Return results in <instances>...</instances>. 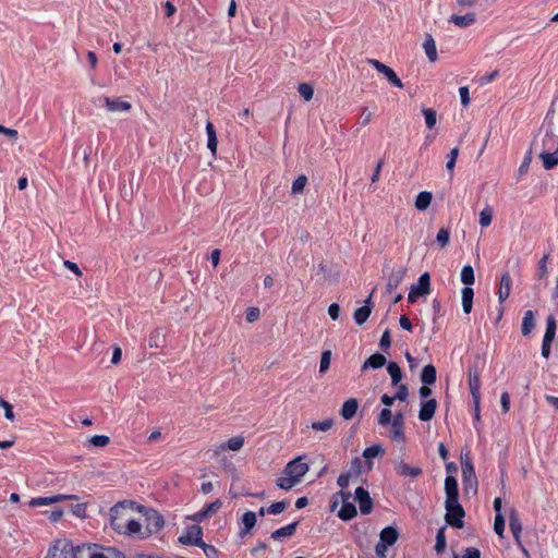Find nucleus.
<instances>
[{"instance_id": "obj_1", "label": "nucleus", "mask_w": 558, "mask_h": 558, "mask_svg": "<svg viewBox=\"0 0 558 558\" xmlns=\"http://www.w3.org/2000/svg\"><path fill=\"white\" fill-rule=\"evenodd\" d=\"M128 514L129 511L122 502L113 506L110 509L111 527L121 534L140 536L142 538L145 537L146 535L142 533V524L138 521L129 518Z\"/></svg>"}, {"instance_id": "obj_2", "label": "nucleus", "mask_w": 558, "mask_h": 558, "mask_svg": "<svg viewBox=\"0 0 558 558\" xmlns=\"http://www.w3.org/2000/svg\"><path fill=\"white\" fill-rule=\"evenodd\" d=\"M308 472V464L301 457L291 460L283 469L282 475L276 481V485L284 490L291 489Z\"/></svg>"}, {"instance_id": "obj_3", "label": "nucleus", "mask_w": 558, "mask_h": 558, "mask_svg": "<svg viewBox=\"0 0 558 558\" xmlns=\"http://www.w3.org/2000/svg\"><path fill=\"white\" fill-rule=\"evenodd\" d=\"M60 542H57L53 546H51L48 550V555L46 558H83L84 557V548L80 546H74L70 542L62 543V547L59 548Z\"/></svg>"}, {"instance_id": "obj_4", "label": "nucleus", "mask_w": 558, "mask_h": 558, "mask_svg": "<svg viewBox=\"0 0 558 558\" xmlns=\"http://www.w3.org/2000/svg\"><path fill=\"white\" fill-rule=\"evenodd\" d=\"M445 509H446V522L456 529L463 527V518L465 515V511L461 504L458 501H449L445 502Z\"/></svg>"}, {"instance_id": "obj_5", "label": "nucleus", "mask_w": 558, "mask_h": 558, "mask_svg": "<svg viewBox=\"0 0 558 558\" xmlns=\"http://www.w3.org/2000/svg\"><path fill=\"white\" fill-rule=\"evenodd\" d=\"M430 292V277L428 272L420 276L417 282L410 288L408 294V302L414 303L420 296L426 295Z\"/></svg>"}, {"instance_id": "obj_6", "label": "nucleus", "mask_w": 558, "mask_h": 558, "mask_svg": "<svg viewBox=\"0 0 558 558\" xmlns=\"http://www.w3.org/2000/svg\"><path fill=\"white\" fill-rule=\"evenodd\" d=\"M368 63L375 70H377L379 73L384 74L385 77L388 80V82L392 86L398 87V88H402L403 87V83L401 82V80L398 77V75L396 74V72L391 68H389L388 65L384 64L383 62H380V61H378L376 59H369Z\"/></svg>"}, {"instance_id": "obj_7", "label": "nucleus", "mask_w": 558, "mask_h": 558, "mask_svg": "<svg viewBox=\"0 0 558 558\" xmlns=\"http://www.w3.org/2000/svg\"><path fill=\"white\" fill-rule=\"evenodd\" d=\"M179 541L184 545H193L197 547L204 545L202 527L199 525H192L187 527L186 533L181 535Z\"/></svg>"}, {"instance_id": "obj_8", "label": "nucleus", "mask_w": 558, "mask_h": 558, "mask_svg": "<svg viewBox=\"0 0 558 558\" xmlns=\"http://www.w3.org/2000/svg\"><path fill=\"white\" fill-rule=\"evenodd\" d=\"M461 466L464 489L468 490L470 488H474L476 490L477 477L472 462L469 459L462 460Z\"/></svg>"}, {"instance_id": "obj_9", "label": "nucleus", "mask_w": 558, "mask_h": 558, "mask_svg": "<svg viewBox=\"0 0 558 558\" xmlns=\"http://www.w3.org/2000/svg\"><path fill=\"white\" fill-rule=\"evenodd\" d=\"M339 494L342 497L343 504H342L341 509L338 512V517L343 521H349V520L353 519L354 517H356V514H357L356 507L352 502L348 501L351 498L350 492L340 490Z\"/></svg>"}, {"instance_id": "obj_10", "label": "nucleus", "mask_w": 558, "mask_h": 558, "mask_svg": "<svg viewBox=\"0 0 558 558\" xmlns=\"http://www.w3.org/2000/svg\"><path fill=\"white\" fill-rule=\"evenodd\" d=\"M77 499L75 495L57 494L48 497H36L29 501L32 507L48 506L60 501Z\"/></svg>"}, {"instance_id": "obj_11", "label": "nucleus", "mask_w": 558, "mask_h": 558, "mask_svg": "<svg viewBox=\"0 0 558 558\" xmlns=\"http://www.w3.org/2000/svg\"><path fill=\"white\" fill-rule=\"evenodd\" d=\"M396 473L401 477L416 478L423 474L421 466H412L403 460L395 462Z\"/></svg>"}, {"instance_id": "obj_12", "label": "nucleus", "mask_w": 558, "mask_h": 558, "mask_svg": "<svg viewBox=\"0 0 558 558\" xmlns=\"http://www.w3.org/2000/svg\"><path fill=\"white\" fill-rule=\"evenodd\" d=\"M509 527L517 546H521L522 523L519 513L514 508L509 510Z\"/></svg>"}, {"instance_id": "obj_13", "label": "nucleus", "mask_w": 558, "mask_h": 558, "mask_svg": "<svg viewBox=\"0 0 558 558\" xmlns=\"http://www.w3.org/2000/svg\"><path fill=\"white\" fill-rule=\"evenodd\" d=\"M355 499L359 502L360 511L363 514H368L373 510V500L369 496V493L364 489L362 486L355 489Z\"/></svg>"}, {"instance_id": "obj_14", "label": "nucleus", "mask_w": 558, "mask_h": 558, "mask_svg": "<svg viewBox=\"0 0 558 558\" xmlns=\"http://www.w3.org/2000/svg\"><path fill=\"white\" fill-rule=\"evenodd\" d=\"M100 100L104 101L107 110L110 112H126L132 109L131 102L120 98L102 97Z\"/></svg>"}, {"instance_id": "obj_15", "label": "nucleus", "mask_w": 558, "mask_h": 558, "mask_svg": "<svg viewBox=\"0 0 558 558\" xmlns=\"http://www.w3.org/2000/svg\"><path fill=\"white\" fill-rule=\"evenodd\" d=\"M243 436L231 437L228 441L221 442L220 445L216 446L214 452L216 456H218L220 452L226 450L239 451L243 447Z\"/></svg>"}, {"instance_id": "obj_16", "label": "nucleus", "mask_w": 558, "mask_h": 558, "mask_svg": "<svg viewBox=\"0 0 558 558\" xmlns=\"http://www.w3.org/2000/svg\"><path fill=\"white\" fill-rule=\"evenodd\" d=\"M445 493H446V501H458L459 500V489H458V481L452 475H447L445 480Z\"/></svg>"}, {"instance_id": "obj_17", "label": "nucleus", "mask_w": 558, "mask_h": 558, "mask_svg": "<svg viewBox=\"0 0 558 558\" xmlns=\"http://www.w3.org/2000/svg\"><path fill=\"white\" fill-rule=\"evenodd\" d=\"M437 401L435 399H429L421 403V409L418 412V418L423 422L430 421L436 412Z\"/></svg>"}, {"instance_id": "obj_18", "label": "nucleus", "mask_w": 558, "mask_h": 558, "mask_svg": "<svg viewBox=\"0 0 558 558\" xmlns=\"http://www.w3.org/2000/svg\"><path fill=\"white\" fill-rule=\"evenodd\" d=\"M512 287V279L509 272L502 274L500 278V286L498 290V301L502 304L510 295Z\"/></svg>"}, {"instance_id": "obj_19", "label": "nucleus", "mask_w": 558, "mask_h": 558, "mask_svg": "<svg viewBox=\"0 0 558 558\" xmlns=\"http://www.w3.org/2000/svg\"><path fill=\"white\" fill-rule=\"evenodd\" d=\"M387 363L385 355L380 353L372 354L368 359H366L361 367L362 372H365L369 368L378 369L383 367Z\"/></svg>"}, {"instance_id": "obj_20", "label": "nucleus", "mask_w": 558, "mask_h": 558, "mask_svg": "<svg viewBox=\"0 0 558 558\" xmlns=\"http://www.w3.org/2000/svg\"><path fill=\"white\" fill-rule=\"evenodd\" d=\"M359 409V401L355 398H350L344 401V403L341 407L340 415L343 417V420H351L355 416Z\"/></svg>"}, {"instance_id": "obj_21", "label": "nucleus", "mask_w": 558, "mask_h": 558, "mask_svg": "<svg viewBox=\"0 0 558 558\" xmlns=\"http://www.w3.org/2000/svg\"><path fill=\"white\" fill-rule=\"evenodd\" d=\"M449 21L458 27H469L476 22V14L474 12L464 15L452 14Z\"/></svg>"}, {"instance_id": "obj_22", "label": "nucleus", "mask_w": 558, "mask_h": 558, "mask_svg": "<svg viewBox=\"0 0 558 558\" xmlns=\"http://www.w3.org/2000/svg\"><path fill=\"white\" fill-rule=\"evenodd\" d=\"M399 533L393 526H386L380 532V539L378 543L391 546L398 541Z\"/></svg>"}, {"instance_id": "obj_23", "label": "nucleus", "mask_w": 558, "mask_h": 558, "mask_svg": "<svg viewBox=\"0 0 558 558\" xmlns=\"http://www.w3.org/2000/svg\"><path fill=\"white\" fill-rule=\"evenodd\" d=\"M206 133H207V148L215 156L218 147V138L216 134V129L213 122L207 121L206 123Z\"/></svg>"}, {"instance_id": "obj_24", "label": "nucleus", "mask_w": 558, "mask_h": 558, "mask_svg": "<svg viewBox=\"0 0 558 558\" xmlns=\"http://www.w3.org/2000/svg\"><path fill=\"white\" fill-rule=\"evenodd\" d=\"M298 524H299V522L295 521V522H292L290 524H287L278 530L274 531L271 533V538L279 541L283 537L292 536L296 531Z\"/></svg>"}, {"instance_id": "obj_25", "label": "nucleus", "mask_w": 558, "mask_h": 558, "mask_svg": "<svg viewBox=\"0 0 558 558\" xmlns=\"http://www.w3.org/2000/svg\"><path fill=\"white\" fill-rule=\"evenodd\" d=\"M539 158L546 170H551L558 166V151H541Z\"/></svg>"}, {"instance_id": "obj_26", "label": "nucleus", "mask_w": 558, "mask_h": 558, "mask_svg": "<svg viewBox=\"0 0 558 558\" xmlns=\"http://www.w3.org/2000/svg\"><path fill=\"white\" fill-rule=\"evenodd\" d=\"M423 48L425 50V53L430 62L437 61V48L436 43L432 35L427 34L423 44Z\"/></svg>"}, {"instance_id": "obj_27", "label": "nucleus", "mask_w": 558, "mask_h": 558, "mask_svg": "<svg viewBox=\"0 0 558 558\" xmlns=\"http://www.w3.org/2000/svg\"><path fill=\"white\" fill-rule=\"evenodd\" d=\"M462 308L465 314H470L473 308L474 290L471 287H464L461 291Z\"/></svg>"}, {"instance_id": "obj_28", "label": "nucleus", "mask_w": 558, "mask_h": 558, "mask_svg": "<svg viewBox=\"0 0 558 558\" xmlns=\"http://www.w3.org/2000/svg\"><path fill=\"white\" fill-rule=\"evenodd\" d=\"M437 378V371L434 365L428 364L425 365L421 373V380L424 385H433L435 384Z\"/></svg>"}, {"instance_id": "obj_29", "label": "nucleus", "mask_w": 558, "mask_h": 558, "mask_svg": "<svg viewBox=\"0 0 558 558\" xmlns=\"http://www.w3.org/2000/svg\"><path fill=\"white\" fill-rule=\"evenodd\" d=\"M535 327V318L533 311L529 310L524 313L522 319L521 331L523 336H529Z\"/></svg>"}, {"instance_id": "obj_30", "label": "nucleus", "mask_w": 558, "mask_h": 558, "mask_svg": "<svg viewBox=\"0 0 558 558\" xmlns=\"http://www.w3.org/2000/svg\"><path fill=\"white\" fill-rule=\"evenodd\" d=\"M542 151H558V136L554 133H546L543 137Z\"/></svg>"}, {"instance_id": "obj_31", "label": "nucleus", "mask_w": 558, "mask_h": 558, "mask_svg": "<svg viewBox=\"0 0 558 558\" xmlns=\"http://www.w3.org/2000/svg\"><path fill=\"white\" fill-rule=\"evenodd\" d=\"M433 199V195L430 192L423 191L418 193L415 199V207L418 210H425L429 207Z\"/></svg>"}, {"instance_id": "obj_32", "label": "nucleus", "mask_w": 558, "mask_h": 558, "mask_svg": "<svg viewBox=\"0 0 558 558\" xmlns=\"http://www.w3.org/2000/svg\"><path fill=\"white\" fill-rule=\"evenodd\" d=\"M556 319L553 315L548 316L546 319V330L543 338V341L545 342H553L555 335H556Z\"/></svg>"}, {"instance_id": "obj_33", "label": "nucleus", "mask_w": 558, "mask_h": 558, "mask_svg": "<svg viewBox=\"0 0 558 558\" xmlns=\"http://www.w3.org/2000/svg\"><path fill=\"white\" fill-rule=\"evenodd\" d=\"M387 372L391 377V384L393 386L399 385L402 379V372L400 366L396 362H389L387 364Z\"/></svg>"}, {"instance_id": "obj_34", "label": "nucleus", "mask_w": 558, "mask_h": 558, "mask_svg": "<svg viewBox=\"0 0 558 558\" xmlns=\"http://www.w3.org/2000/svg\"><path fill=\"white\" fill-rule=\"evenodd\" d=\"M460 279L461 282L464 283L466 287H471L472 284H474L475 276L474 269L471 265H464L462 267Z\"/></svg>"}, {"instance_id": "obj_35", "label": "nucleus", "mask_w": 558, "mask_h": 558, "mask_svg": "<svg viewBox=\"0 0 558 558\" xmlns=\"http://www.w3.org/2000/svg\"><path fill=\"white\" fill-rule=\"evenodd\" d=\"M163 519L161 515L154 513L147 518L148 534L158 532L163 526Z\"/></svg>"}, {"instance_id": "obj_36", "label": "nucleus", "mask_w": 558, "mask_h": 558, "mask_svg": "<svg viewBox=\"0 0 558 558\" xmlns=\"http://www.w3.org/2000/svg\"><path fill=\"white\" fill-rule=\"evenodd\" d=\"M371 313L372 310L367 304L356 308L353 315L355 323L363 325L368 319Z\"/></svg>"}, {"instance_id": "obj_37", "label": "nucleus", "mask_w": 558, "mask_h": 558, "mask_svg": "<svg viewBox=\"0 0 558 558\" xmlns=\"http://www.w3.org/2000/svg\"><path fill=\"white\" fill-rule=\"evenodd\" d=\"M243 533L247 534L256 524V514L253 511H246L242 515Z\"/></svg>"}, {"instance_id": "obj_38", "label": "nucleus", "mask_w": 558, "mask_h": 558, "mask_svg": "<svg viewBox=\"0 0 558 558\" xmlns=\"http://www.w3.org/2000/svg\"><path fill=\"white\" fill-rule=\"evenodd\" d=\"M362 472H363V461L356 457L351 461L350 469L347 471V473L352 478H357L362 474Z\"/></svg>"}, {"instance_id": "obj_39", "label": "nucleus", "mask_w": 558, "mask_h": 558, "mask_svg": "<svg viewBox=\"0 0 558 558\" xmlns=\"http://www.w3.org/2000/svg\"><path fill=\"white\" fill-rule=\"evenodd\" d=\"M493 219V209L487 206L480 213V226L482 228H487L490 226Z\"/></svg>"}, {"instance_id": "obj_40", "label": "nucleus", "mask_w": 558, "mask_h": 558, "mask_svg": "<svg viewBox=\"0 0 558 558\" xmlns=\"http://www.w3.org/2000/svg\"><path fill=\"white\" fill-rule=\"evenodd\" d=\"M298 92L305 101H310L314 96V88L307 83L299 84Z\"/></svg>"}, {"instance_id": "obj_41", "label": "nucleus", "mask_w": 558, "mask_h": 558, "mask_svg": "<svg viewBox=\"0 0 558 558\" xmlns=\"http://www.w3.org/2000/svg\"><path fill=\"white\" fill-rule=\"evenodd\" d=\"M459 156V148L458 147H454L450 150V153L448 154L447 158V163H446V169L448 170V172L450 173V177H452L453 174V170H454V166H456V161H457V158Z\"/></svg>"}, {"instance_id": "obj_42", "label": "nucleus", "mask_w": 558, "mask_h": 558, "mask_svg": "<svg viewBox=\"0 0 558 558\" xmlns=\"http://www.w3.org/2000/svg\"><path fill=\"white\" fill-rule=\"evenodd\" d=\"M423 114L425 118V123L428 129H433L437 122V113L432 108L423 109Z\"/></svg>"}, {"instance_id": "obj_43", "label": "nucleus", "mask_w": 558, "mask_h": 558, "mask_svg": "<svg viewBox=\"0 0 558 558\" xmlns=\"http://www.w3.org/2000/svg\"><path fill=\"white\" fill-rule=\"evenodd\" d=\"M306 183H307V178L304 174L299 175L292 183V187H291L292 194L302 193Z\"/></svg>"}, {"instance_id": "obj_44", "label": "nucleus", "mask_w": 558, "mask_h": 558, "mask_svg": "<svg viewBox=\"0 0 558 558\" xmlns=\"http://www.w3.org/2000/svg\"><path fill=\"white\" fill-rule=\"evenodd\" d=\"M469 388L473 399H481V378H469Z\"/></svg>"}, {"instance_id": "obj_45", "label": "nucleus", "mask_w": 558, "mask_h": 558, "mask_svg": "<svg viewBox=\"0 0 558 558\" xmlns=\"http://www.w3.org/2000/svg\"><path fill=\"white\" fill-rule=\"evenodd\" d=\"M450 240V231L448 228H441L439 229L436 241L439 244L441 248L446 247Z\"/></svg>"}, {"instance_id": "obj_46", "label": "nucleus", "mask_w": 558, "mask_h": 558, "mask_svg": "<svg viewBox=\"0 0 558 558\" xmlns=\"http://www.w3.org/2000/svg\"><path fill=\"white\" fill-rule=\"evenodd\" d=\"M85 550H84V556H87V558H108L107 557V548H104L102 551H97L95 550L94 547L92 546H86V545H83L82 546Z\"/></svg>"}, {"instance_id": "obj_47", "label": "nucleus", "mask_w": 558, "mask_h": 558, "mask_svg": "<svg viewBox=\"0 0 558 558\" xmlns=\"http://www.w3.org/2000/svg\"><path fill=\"white\" fill-rule=\"evenodd\" d=\"M288 506H289L288 500H281V501L274 502L267 508V513L279 514V513L283 512Z\"/></svg>"}, {"instance_id": "obj_48", "label": "nucleus", "mask_w": 558, "mask_h": 558, "mask_svg": "<svg viewBox=\"0 0 558 558\" xmlns=\"http://www.w3.org/2000/svg\"><path fill=\"white\" fill-rule=\"evenodd\" d=\"M391 438L398 442L405 440L404 425H391Z\"/></svg>"}, {"instance_id": "obj_49", "label": "nucleus", "mask_w": 558, "mask_h": 558, "mask_svg": "<svg viewBox=\"0 0 558 558\" xmlns=\"http://www.w3.org/2000/svg\"><path fill=\"white\" fill-rule=\"evenodd\" d=\"M332 426H333V420L332 418H326L324 421L313 422L311 427L314 430L327 432Z\"/></svg>"}, {"instance_id": "obj_50", "label": "nucleus", "mask_w": 558, "mask_h": 558, "mask_svg": "<svg viewBox=\"0 0 558 558\" xmlns=\"http://www.w3.org/2000/svg\"><path fill=\"white\" fill-rule=\"evenodd\" d=\"M494 531L502 538L505 533V517L504 514H496L494 521Z\"/></svg>"}, {"instance_id": "obj_51", "label": "nucleus", "mask_w": 558, "mask_h": 558, "mask_svg": "<svg viewBox=\"0 0 558 558\" xmlns=\"http://www.w3.org/2000/svg\"><path fill=\"white\" fill-rule=\"evenodd\" d=\"M94 447H105L110 442V438L106 435H94L88 439Z\"/></svg>"}, {"instance_id": "obj_52", "label": "nucleus", "mask_w": 558, "mask_h": 558, "mask_svg": "<svg viewBox=\"0 0 558 558\" xmlns=\"http://www.w3.org/2000/svg\"><path fill=\"white\" fill-rule=\"evenodd\" d=\"M383 452V448L380 445H373L371 447H367L363 451V457L367 460L372 458L378 457Z\"/></svg>"}, {"instance_id": "obj_53", "label": "nucleus", "mask_w": 558, "mask_h": 558, "mask_svg": "<svg viewBox=\"0 0 558 558\" xmlns=\"http://www.w3.org/2000/svg\"><path fill=\"white\" fill-rule=\"evenodd\" d=\"M0 408L4 410V416L7 420L13 422L15 420V415L13 413V407L3 398H0Z\"/></svg>"}, {"instance_id": "obj_54", "label": "nucleus", "mask_w": 558, "mask_h": 558, "mask_svg": "<svg viewBox=\"0 0 558 558\" xmlns=\"http://www.w3.org/2000/svg\"><path fill=\"white\" fill-rule=\"evenodd\" d=\"M390 345H391V335H390V330L389 329H386L379 340V348L384 351V352H387L389 349H390Z\"/></svg>"}, {"instance_id": "obj_55", "label": "nucleus", "mask_w": 558, "mask_h": 558, "mask_svg": "<svg viewBox=\"0 0 558 558\" xmlns=\"http://www.w3.org/2000/svg\"><path fill=\"white\" fill-rule=\"evenodd\" d=\"M221 501L217 499L213 502L207 504L202 510L206 512V517L208 518L215 514L221 508Z\"/></svg>"}, {"instance_id": "obj_56", "label": "nucleus", "mask_w": 558, "mask_h": 558, "mask_svg": "<svg viewBox=\"0 0 558 558\" xmlns=\"http://www.w3.org/2000/svg\"><path fill=\"white\" fill-rule=\"evenodd\" d=\"M331 352L324 351L320 356L319 372L325 373L330 366Z\"/></svg>"}, {"instance_id": "obj_57", "label": "nucleus", "mask_w": 558, "mask_h": 558, "mask_svg": "<svg viewBox=\"0 0 558 558\" xmlns=\"http://www.w3.org/2000/svg\"><path fill=\"white\" fill-rule=\"evenodd\" d=\"M392 413L388 408H385L381 410V412L378 415V424L379 425H387L391 422Z\"/></svg>"}, {"instance_id": "obj_58", "label": "nucleus", "mask_w": 558, "mask_h": 558, "mask_svg": "<svg viewBox=\"0 0 558 558\" xmlns=\"http://www.w3.org/2000/svg\"><path fill=\"white\" fill-rule=\"evenodd\" d=\"M259 308L258 307H247L245 312V318L248 323H254L259 318Z\"/></svg>"}, {"instance_id": "obj_59", "label": "nucleus", "mask_w": 558, "mask_h": 558, "mask_svg": "<svg viewBox=\"0 0 558 558\" xmlns=\"http://www.w3.org/2000/svg\"><path fill=\"white\" fill-rule=\"evenodd\" d=\"M445 546H446V539H445L444 529H441L438 531V533L436 535L435 549L437 553H440L444 550Z\"/></svg>"}, {"instance_id": "obj_60", "label": "nucleus", "mask_w": 558, "mask_h": 558, "mask_svg": "<svg viewBox=\"0 0 558 558\" xmlns=\"http://www.w3.org/2000/svg\"><path fill=\"white\" fill-rule=\"evenodd\" d=\"M373 119V113L364 108L359 117V123L361 126H366Z\"/></svg>"}, {"instance_id": "obj_61", "label": "nucleus", "mask_w": 558, "mask_h": 558, "mask_svg": "<svg viewBox=\"0 0 558 558\" xmlns=\"http://www.w3.org/2000/svg\"><path fill=\"white\" fill-rule=\"evenodd\" d=\"M397 386H398V389L395 395L396 400L405 401L409 396L408 387L404 384H400Z\"/></svg>"}, {"instance_id": "obj_62", "label": "nucleus", "mask_w": 558, "mask_h": 558, "mask_svg": "<svg viewBox=\"0 0 558 558\" xmlns=\"http://www.w3.org/2000/svg\"><path fill=\"white\" fill-rule=\"evenodd\" d=\"M199 547L208 558H218L219 551L215 546L204 543V545H201Z\"/></svg>"}, {"instance_id": "obj_63", "label": "nucleus", "mask_w": 558, "mask_h": 558, "mask_svg": "<svg viewBox=\"0 0 558 558\" xmlns=\"http://www.w3.org/2000/svg\"><path fill=\"white\" fill-rule=\"evenodd\" d=\"M468 376L469 378H481V367L477 361L469 366Z\"/></svg>"}, {"instance_id": "obj_64", "label": "nucleus", "mask_w": 558, "mask_h": 558, "mask_svg": "<svg viewBox=\"0 0 558 558\" xmlns=\"http://www.w3.org/2000/svg\"><path fill=\"white\" fill-rule=\"evenodd\" d=\"M463 558H481V551L475 547H468L464 550Z\"/></svg>"}]
</instances>
